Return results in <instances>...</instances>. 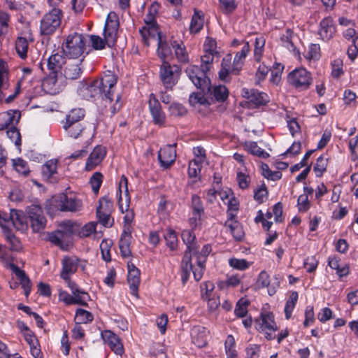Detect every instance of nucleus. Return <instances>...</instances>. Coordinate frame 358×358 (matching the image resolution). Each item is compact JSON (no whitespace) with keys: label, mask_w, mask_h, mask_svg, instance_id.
<instances>
[{"label":"nucleus","mask_w":358,"mask_h":358,"mask_svg":"<svg viewBox=\"0 0 358 358\" xmlns=\"http://www.w3.org/2000/svg\"><path fill=\"white\" fill-rule=\"evenodd\" d=\"M117 80L118 77L115 72L110 70L106 71L99 78L83 85L80 89V94L88 101L92 99H101L106 103H112L115 100L111 106L110 116L112 117L120 111L123 106L121 102L122 96L119 94L115 96Z\"/></svg>","instance_id":"obj_1"},{"label":"nucleus","mask_w":358,"mask_h":358,"mask_svg":"<svg viewBox=\"0 0 358 358\" xmlns=\"http://www.w3.org/2000/svg\"><path fill=\"white\" fill-rule=\"evenodd\" d=\"M87 40L83 34H69L62 43V52L69 58L78 59L85 52Z\"/></svg>","instance_id":"obj_2"},{"label":"nucleus","mask_w":358,"mask_h":358,"mask_svg":"<svg viewBox=\"0 0 358 358\" xmlns=\"http://www.w3.org/2000/svg\"><path fill=\"white\" fill-rule=\"evenodd\" d=\"M63 13L61 9L53 8L41 20L40 32L43 36L52 35L60 27Z\"/></svg>","instance_id":"obj_3"},{"label":"nucleus","mask_w":358,"mask_h":358,"mask_svg":"<svg viewBox=\"0 0 358 358\" xmlns=\"http://www.w3.org/2000/svg\"><path fill=\"white\" fill-rule=\"evenodd\" d=\"M180 72L178 65H171L169 62H162L159 67V78L166 90H172L177 84Z\"/></svg>","instance_id":"obj_4"},{"label":"nucleus","mask_w":358,"mask_h":358,"mask_svg":"<svg viewBox=\"0 0 358 358\" xmlns=\"http://www.w3.org/2000/svg\"><path fill=\"white\" fill-rule=\"evenodd\" d=\"M185 73L196 88L203 92L210 90V80L207 71L197 65H189L185 69Z\"/></svg>","instance_id":"obj_5"},{"label":"nucleus","mask_w":358,"mask_h":358,"mask_svg":"<svg viewBox=\"0 0 358 358\" xmlns=\"http://www.w3.org/2000/svg\"><path fill=\"white\" fill-rule=\"evenodd\" d=\"M255 321L259 325L258 331L264 334V338L267 341L275 339V332L278 330V327L272 312H261L259 319H256Z\"/></svg>","instance_id":"obj_6"},{"label":"nucleus","mask_w":358,"mask_h":358,"mask_svg":"<svg viewBox=\"0 0 358 358\" xmlns=\"http://www.w3.org/2000/svg\"><path fill=\"white\" fill-rule=\"evenodd\" d=\"M287 82L296 89L306 90L312 85L313 78L305 68H299L289 73Z\"/></svg>","instance_id":"obj_7"},{"label":"nucleus","mask_w":358,"mask_h":358,"mask_svg":"<svg viewBox=\"0 0 358 358\" xmlns=\"http://www.w3.org/2000/svg\"><path fill=\"white\" fill-rule=\"evenodd\" d=\"M185 245H186V250L184 252L180 266V277L183 285L187 283V279L188 278L187 270L191 269L192 258V257H196V253L199 249V245L196 240L193 241V242L185 243Z\"/></svg>","instance_id":"obj_8"},{"label":"nucleus","mask_w":358,"mask_h":358,"mask_svg":"<svg viewBox=\"0 0 358 358\" xmlns=\"http://www.w3.org/2000/svg\"><path fill=\"white\" fill-rule=\"evenodd\" d=\"M27 211L33 231L39 232L44 229L47 220L42 208L38 205L32 204L27 207Z\"/></svg>","instance_id":"obj_9"},{"label":"nucleus","mask_w":358,"mask_h":358,"mask_svg":"<svg viewBox=\"0 0 358 358\" xmlns=\"http://www.w3.org/2000/svg\"><path fill=\"white\" fill-rule=\"evenodd\" d=\"M4 219L8 221L4 226L1 225L2 229H10L11 224L17 230L24 231L28 228V217L23 211L11 209L9 215L4 214Z\"/></svg>","instance_id":"obj_10"},{"label":"nucleus","mask_w":358,"mask_h":358,"mask_svg":"<svg viewBox=\"0 0 358 358\" xmlns=\"http://www.w3.org/2000/svg\"><path fill=\"white\" fill-rule=\"evenodd\" d=\"M148 108L154 124L163 127L166 123V114L163 111L161 103L155 94L149 95Z\"/></svg>","instance_id":"obj_11"},{"label":"nucleus","mask_w":358,"mask_h":358,"mask_svg":"<svg viewBox=\"0 0 358 358\" xmlns=\"http://www.w3.org/2000/svg\"><path fill=\"white\" fill-rule=\"evenodd\" d=\"M100 335L103 343L107 345L115 354L122 356L124 353V348L122 340L119 336L113 331L104 329L101 331Z\"/></svg>","instance_id":"obj_12"},{"label":"nucleus","mask_w":358,"mask_h":358,"mask_svg":"<svg viewBox=\"0 0 358 358\" xmlns=\"http://www.w3.org/2000/svg\"><path fill=\"white\" fill-rule=\"evenodd\" d=\"M62 74L49 72V74L42 82L43 90L50 94H59L64 88Z\"/></svg>","instance_id":"obj_13"},{"label":"nucleus","mask_w":358,"mask_h":358,"mask_svg":"<svg viewBox=\"0 0 358 358\" xmlns=\"http://www.w3.org/2000/svg\"><path fill=\"white\" fill-rule=\"evenodd\" d=\"M336 33V27L331 16L325 17L320 22L317 34L321 40L328 42L334 38Z\"/></svg>","instance_id":"obj_14"},{"label":"nucleus","mask_w":358,"mask_h":358,"mask_svg":"<svg viewBox=\"0 0 358 358\" xmlns=\"http://www.w3.org/2000/svg\"><path fill=\"white\" fill-rule=\"evenodd\" d=\"M176 158V144L166 145L161 148L158 152V160L164 169H169L175 162Z\"/></svg>","instance_id":"obj_15"},{"label":"nucleus","mask_w":358,"mask_h":358,"mask_svg":"<svg viewBox=\"0 0 358 358\" xmlns=\"http://www.w3.org/2000/svg\"><path fill=\"white\" fill-rule=\"evenodd\" d=\"M57 208L61 211L76 212L82 208V201L75 197L68 196L62 194L59 200H55Z\"/></svg>","instance_id":"obj_16"},{"label":"nucleus","mask_w":358,"mask_h":358,"mask_svg":"<svg viewBox=\"0 0 358 358\" xmlns=\"http://www.w3.org/2000/svg\"><path fill=\"white\" fill-rule=\"evenodd\" d=\"M119 27L118 15L115 12H110L106 17L103 28V35H106L110 38V43H111L112 40L115 43L117 42Z\"/></svg>","instance_id":"obj_17"},{"label":"nucleus","mask_w":358,"mask_h":358,"mask_svg":"<svg viewBox=\"0 0 358 358\" xmlns=\"http://www.w3.org/2000/svg\"><path fill=\"white\" fill-rule=\"evenodd\" d=\"M107 154L106 148L102 145L94 147L85 163V170L90 171L101 163Z\"/></svg>","instance_id":"obj_18"},{"label":"nucleus","mask_w":358,"mask_h":358,"mask_svg":"<svg viewBox=\"0 0 358 358\" xmlns=\"http://www.w3.org/2000/svg\"><path fill=\"white\" fill-rule=\"evenodd\" d=\"M132 227L131 226L124 227L118 241V247L122 258L130 257L132 255L131 249Z\"/></svg>","instance_id":"obj_19"},{"label":"nucleus","mask_w":358,"mask_h":358,"mask_svg":"<svg viewBox=\"0 0 358 358\" xmlns=\"http://www.w3.org/2000/svg\"><path fill=\"white\" fill-rule=\"evenodd\" d=\"M243 96L246 98L250 103L253 104L255 108L265 106L270 101L266 93L255 89H243Z\"/></svg>","instance_id":"obj_20"},{"label":"nucleus","mask_w":358,"mask_h":358,"mask_svg":"<svg viewBox=\"0 0 358 358\" xmlns=\"http://www.w3.org/2000/svg\"><path fill=\"white\" fill-rule=\"evenodd\" d=\"M139 33L141 37L142 43L146 46H150V40L151 38H159V36H162V33L160 31V29L158 24H149L143 26L139 29Z\"/></svg>","instance_id":"obj_21"},{"label":"nucleus","mask_w":358,"mask_h":358,"mask_svg":"<svg viewBox=\"0 0 358 358\" xmlns=\"http://www.w3.org/2000/svg\"><path fill=\"white\" fill-rule=\"evenodd\" d=\"M208 96L211 104L215 102L224 103L229 97V90L224 85H219L212 87L210 85L209 90L205 92Z\"/></svg>","instance_id":"obj_22"},{"label":"nucleus","mask_w":358,"mask_h":358,"mask_svg":"<svg viewBox=\"0 0 358 358\" xmlns=\"http://www.w3.org/2000/svg\"><path fill=\"white\" fill-rule=\"evenodd\" d=\"M79 260L74 257H65L62 262V271L60 277L63 280H69V278L76 273L78 268Z\"/></svg>","instance_id":"obj_23"},{"label":"nucleus","mask_w":358,"mask_h":358,"mask_svg":"<svg viewBox=\"0 0 358 358\" xmlns=\"http://www.w3.org/2000/svg\"><path fill=\"white\" fill-rule=\"evenodd\" d=\"M192 342L197 348H202L207 345V331L206 327L200 325L194 326L190 331Z\"/></svg>","instance_id":"obj_24"},{"label":"nucleus","mask_w":358,"mask_h":358,"mask_svg":"<svg viewBox=\"0 0 358 358\" xmlns=\"http://www.w3.org/2000/svg\"><path fill=\"white\" fill-rule=\"evenodd\" d=\"M62 52H57L52 53L48 59L47 66L50 72L54 73L62 74V69L64 64H66V58Z\"/></svg>","instance_id":"obj_25"},{"label":"nucleus","mask_w":358,"mask_h":358,"mask_svg":"<svg viewBox=\"0 0 358 358\" xmlns=\"http://www.w3.org/2000/svg\"><path fill=\"white\" fill-rule=\"evenodd\" d=\"M172 49L171 41L169 42L163 34L159 36L156 53L162 62H168L167 59L172 55Z\"/></svg>","instance_id":"obj_26"},{"label":"nucleus","mask_w":358,"mask_h":358,"mask_svg":"<svg viewBox=\"0 0 358 358\" xmlns=\"http://www.w3.org/2000/svg\"><path fill=\"white\" fill-rule=\"evenodd\" d=\"M250 52V45L248 41H245L241 51L236 53L233 60V71L236 76L240 74L245 64V58Z\"/></svg>","instance_id":"obj_27"},{"label":"nucleus","mask_w":358,"mask_h":358,"mask_svg":"<svg viewBox=\"0 0 358 358\" xmlns=\"http://www.w3.org/2000/svg\"><path fill=\"white\" fill-rule=\"evenodd\" d=\"M83 60V59L77 62H70L66 64L63 73L65 78L69 80H76L81 76L83 73L81 62Z\"/></svg>","instance_id":"obj_28"},{"label":"nucleus","mask_w":358,"mask_h":358,"mask_svg":"<svg viewBox=\"0 0 358 358\" xmlns=\"http://www.w3.org/2000/svg\"><path fill=\"white\" fill-rule=\"evenodd\" d=\"M12 270L20 280L22 288L24 289V295L28 297L31 291V282L24 270H22L16 265H12Z\"/></svg>","instance_id":"obj_29"},{"label":"nucleus","mask_w":358,"mask_h":358,"mask_svg":"<svg viewBox=\"0 0 358 358\" xmlns=\"http://www.w3.org/2000/svg\"><path fill=\"white\" fill-rule=\"evenodd\" d=\"M66 134L74 139L82 137L85 131V126L83 123H62Z\"/></svg>","instance_id":"obj_30"},{"label":"nucleus","mask_w":358,"mask_h":358,"mask_svg":"<svg viewBox=\"0 0 358 358\" xmlns=\"http://www.w3.org/2000/svg\"><path fill=\"white\" fill-rule=\"evenodd\" d=\"M232 55L227 54L221 62V68L218 72V76L222 81H227L230 74L235 75L233 71V63H231Z\"/></svg>","instance_id":"obj_31"},{"label":"nucleus","mask_w":358,"mask_h":358,"mask_svg":"<svg viewBox=\"0 0 358 358\" xmlns=\"http://www.w3.org/2000/svg\"><path fill=\"white\" fill-rule=\"evenodd\" d=\"M172 48L174 50L176 57L178 62L187 64L189 62V55L182 41L176 40L171 41Z\"/></svg>","instance_id":"obj_32"},{"label":"nucleus","mask_w":358,"mask_h":358,"mask_svg":"<svg viewBox=\"0 0 358 358\" xmlns=\"http://www.w3.org/2000/svg\"><path fill=\"white\" fill-rule=\"evenodd\" d=\"M204 24V13L202 10L194 8L189 24V32L197 34L203 29Z\"/></svg>","instance_id":"obj_33"},{"label":"nucleus","mask_w":358,"mask_h":358,"mask_svg":"<svg viewBox=\"0 0 358 358\" xmlns=\"http://www.w3.org/2000/svg\"><path fill=\"white\" fill-rule=\"evenodd\" d=\"M90 37L92 47L96 50H103L106 48V45L109 48H113L116 44L113 40H112L111 43H110V38L106 35H103V38L98 35H90Z\"/></svg>","instance_id":"obj_34"},{"label":"nucleus","mask_w":358,"mask_h":358,"mask_svg":"<svg viewBox=\"0 0 358 358\" xmlns=\"http://www.w3.org/2000/svg\"><path fill=\"white\" fill-rule=\"evenodd\" d=\"M141 271L135 270L129 272L127 275V282L130 289V294L133 296H138V287L141 282Z\"/></svg>","instance_id":"obj_35"},{"label":"nucleus","mask_w":358,"mask_h":358,"mask_svg":"<svg viewBox=\"0 0 358 358\" xmlns=\"http://www.w3.org/2000/svg\"><path fill=\"white\" fill-rule=\"evenodd\" d=\"M20 115L16 119V113L15 111H7L0 113V131L8 129L9 126H13L14 123L18 122Z\"/></svg>","instance_id":"obj_36"},{"label":"nucleus","mask_w":358,"mask_h":358,"mask_svg":"<svg viewBox=\"0 0 358 358\" xmlns=\"http://www.w3.org/2000/svg\"><path fill=\"white\" fill-rule=\"evenodd\" d=\"M166 246L171 251H176L178 246V238L176 231L172 228H167L164 234Z\"/></svg>","instance_id":"obj_37"},{"label":"nucleus","mask_w":358,"mask_h":358,"mask_svg":"<svg viewBox=\"0 0 358 358\" xmlns=\"http://www.w3.org/2000/svg\"><path fill=\"white\" fill-rule=\"evenodd\" d=\"M57 159H50L47 161L41 168L42 176L44 178L50 179L57 173Z\"/></svg>","instance_id":"obj_38"},{"label":"nucleus","mask_w":358,"mask_h":358,"mask_svg":"<svg viewBox=\"0 0 358 358\" xmlns=\"http://www.w3.org/2000/svg\"><path fill=\"white\" fill-rule=\"evenodd\" d=\"M85 112L82 108H74L69 112L66 115L65 120L62 123H81V120L84 118Z\"/></svg>","instance_id":"obj_39"},{"label":"nucleus","mask_w":358,"mask_h":358,"mask_svg":"<svg viewBox=\"0 0 358 358\" xmlns=\"http://www.w3.org/2000/svg\"><path fill=\"white\" fill-rule=\"evenodd\" d=\"M328 163L329 159L325 157V155H321L317 157L315 164L313 166V171L317 178H321L327 171Z\"/></svg>","instance_id":"obj_40"},{"label":"nucleus","mask_w":358,"mask_h":358,"mask_svg":"<svg viewBox=\"0 0 358 358\" xmlns=\"http://www.w3.org/2000/svg\"><path fill=\"white\" fill-rule=\"evenodd\" d=\"M299 299L298 292L296 291L292 292L289 299L287 300L284 308L285 316L287 320H289L292 317V312L296 306Z\"/></svg>","instance_id":"obj_41"},{"label":"nucleus","mask_w":358,"mask_h":358,"mask_svg":"<svg viewBox=\"0 0 358 358\" xmlns=\"http://www.w3.org/2000/svg\"><path fill=\"white\" fill-rule=\"evenodd\" d=\"M94 315L93 314L85 309L78 308L76 310L74 321L75 323L78 324H88L93 321Z\"/></svg>","instance_id":"obj_42"},{"label":"nucleus","mask_w":358,"mask_h":358,"mask_svg":"<svg viewBox=\"0 0 358 358\" xmlns=\"http://www.w3.org/2000/svg\"><path fill=\"white\" fill-rule=\"evenodd\" d=\"M241 278L238 274L227 275V279L220 281L217 284L220 289H227L228 288L236 287L241 284Z\"/></svg>","instance_id":"obj_43"},{"label":"nucleus","mask_w":358,"mask_h":358,"mask_svg":"<svg viewBox=\"0 0 358 358\" xmlns=\"http://www.w3.org/2000/svg\"><path fill=\"white\" fill-rule=\"evenodd\" d=\"M159 8L160 5L157 2H153L152 3H151V5L149 6L148 9V13L144 18L145 24H158L157 22L156 17L159 13Z\"/></svg>","instance_id":"obj_44"},{"label":"nucleus","mask_w":358,"mask_h":358,"mask_svg":"<svg viewBox=\"0 0 358 358\" xmlns=\"http://www.w3.org/2000/svg\"><path fill=\"white\" fill-rule=\"evenodd\" d=\"M229 229L230 234L236 241H241L245 233L242 224L238 221L231 222V224L225 226Z\"/></svg>","instance_id":"obj_45"},{"label":"nucleus","mask_w":358,"mask_h":358,"mask_svg":"<svg viewBox=\"0 0 358 358\" xmlns=\"http://www.w3.org/2000/svg\"><path fill=\"white\" fill-rule=\"evenodd\" d=\"M227 358H236L238 355L236 350V341L233 335H228L224 342Z\"/></svg>","instance_id":"obj_46"},{"label":"nucleus","mask_w":358,"mask_h":358,"mask_svg":"<svg viewBox=\"0 0 358 358\" xmlns=\"http://www.w3.org/2000/svg\"><path fill=\"white\" fill-rule=\"evenodd\" d=\"M265 38L263 36L257 37L255 38V48H254V59L257 62H260L265 45Z\"/></svg>","instance_id":"obj_47"},{"label":"nucleus","mask_w":358,"mask_h":358,"mask_svg":"<svg viewBox=\"0 0 358 358\" xmlns=\"http://www.w3.org/2000/svg\"><path fill=\"white\" fill-rule=\"evenodd\" d=\"M215 285L212 281H206L200 285L201 296L203 300L211 297L217 293L215 292Z\"/></svg>","instance_id":"obj_48"},{"label":"nucleus","mask_w":358,"mask_h":358,"mask_svg":"<svg viewBox=\"0 0 358 358\" xmlns=\"http://www.w3.org/2000/svg\"><path fill=\"white\" fill-rule=\"evenodd\" d=\"M29 43L26 38L18 37L15 41V50L21 59H25L27 57Z\"/></svg>","instance_id":"obj_49"},{"label":"nucleus","mask_w":358,"mask_h":358,"mask_svg":"<svg viewBox=\"0 0 358 358\" xmlns=\"http://www.w3.org/2000/svg\"><path fill=\"white\" fill-rule=\"evenodd\" d=\"M103 175L99 171L94 172L90 178L89 183L95 194H98L103 183Z\"/></svg>","instance_id":"obj_50"},{"label":"nucleus","mask_w":358,"mask_h":358,"mask_svg":"<svg viewBox=\"0 0 358 358\" xmlns=\"http://www.w3.org/2000/svg\"><path fill=\"white\" fill-rule=\"evenodd\" d=\"M261 169H262V175L265 178H266L269 180L276 181V180L281 179V178L282 176V174L280 171H271L267 164L262 163Z\"/></svg>","instance_id":"obj_51"},{"label":"nucleus","mask_w":358,"mask_h":358,"mask_svg":"<svg viewBox=\"0 0 358 358\" xmlns=\"http://www.w3.org/2000/svg\"><path fill=\"white\" fill-rule=\"evenodd\" d=\"M206 270V264H199V261L196 260V266H194L192 263L191 269H188V278L187 279V282L188 281L189 277H190V273L192 272L194 278L196 281H199L204 273V271Z\"/></svg>","instance_id":"obj_52"},{"label":"nucleus","mask_w":358,"mask_h":358,"mask_svg":"<svg viewBox=\"0 0 358 358\" xmlns=\"http://www.w3.org/2000/svg\"><path fill=\"white\" fill-rule=\"evenodd\" d=\"M169 112L172 117H182L187 114V110L182 104L178 102H173L169 107Z\"/></svg>","instance_id":"obj_53"},{"label":"nucleus","mask_w":358,"mask_h":358,"mask_svg":"<svg viewBox=\"0 0 358 358\" xmlns=\"http://www.w3.org/2000/svg\"><path fill=\"white\" fill-rule=\"evenodd\" d=\"M229 265L234 269L238 271H245L250 268L251 263L245 259L232 257L229 259Z\"/></svg>","instance_id":"obj_54"},{"label":"nucleus","mask_w":358,"mask_h":358,"mask_svg":"<svg viewBox=\"0 0 358 358\" xmlns=\"http://www.w3.org/2000/svg\"><path fill=\"white\" fill-rule=\"evenodd\" d=\"M189 103L190 105L194 106H196V104H200L203 106L211 104L208 96L206 97L204 94L199 92L192 93V94H190L189 98Z\"/></svg>","instance_id":"obj_55"},{"label":"nucleus","mask_w":358,"mask_h":358,"mask_svg":"<svg viewBox=\"0 0 358 358\" xmlns=\"http://www.w3.org/2000/svg\"><path fill=\"white\" fill-rule=\"evenodd\" d=\"M219 3L222 12L225 15L233 13L238 7L236 0H219Z\"/></svg>","instance_id":"obj_56"},{"label":"nucleus","mask_w":358,"mask_h":358,"mask_svg":"<svg viewBox=\"0 0 358 358\" xmlns=\"http://www.w3.org/2000/svg\"><path fill=\"white\" fill-rule=\"evenodd\" d=\"M112 244V241L108 239H103L100 244L101 257L106 262L111 261L110 248Z\"/></svg>","instance_id":"obj_57"},{"label":"nucleus","mask_w":358,"mask_h":358,"mask_svg":"<svg viewBox=\"0 0 358 358\" xmlns=\"http://www.w3.org/2000/svg\"><path fill=\"white\" fill-rule=\"evenodd\" d=\"M205 217V213L192 210V216L188 219L190 227L193 229L201 227V222Z\"/></svg>","instance_id":"obj_58"},{"label":"nucleus","mask_w":358,"mask_h":358,"mask_svg":"<svg viewBox=\"0 0 358 358\" xmlns=\"http://www.w3.org/2000/svg\"><path fill=\"white\" fill-rule=\"evenodd\" d=\"M215 56H217V55H214L211 52H204V54L201 57V66L202 69L210 71L213 69V64Z\"/></svg>","instance_id":"obj_59"},{"label":"nucleus","mask_w":358,"mask_h":358,"mask_svg":"<svg viewBox=\"0 0 358 358\" xmlns=\"http://www.w3.org/2000/svg\"><path fill=\"white\" fill-rule=\"evenodd\" d=\"M72 294L73 299L76 301L74 302V304L88 306L87 301L90 300V296L84 289L78 291L77 293L73 292Z\"/></svg>","instance_id":"obj_60"},{"label":"nucleus","mask_w":358,"mask_h":358,"mask_svg":"<svg viewBox=\"0 0 358 358\" xmlns=\"http://www.w3.org/2000/svg\"><path fill=\"white\" fill-rule=\"evenodd\" d=\"M202 160L194 159L189 163L188 176L189 178H196L201 171Z\"/></svg>","instance_id":"obj_61"},{"label":"nucleus","mask_w":358,"mask_h":358,"mask_svg":"<svg viewBox=\"0 0 358 358\" xmlns=\"http://www.w3.org/2000/svg\"><path fill=\"white\" fill-rule=\"evenodd\" d=\"M249 303L248 301H243V299H240L236 303L235 309H234V315L238 318H243L246 317L248 314V306Z\"/></svg>","instance_id":"obj_62"},{"label":"nucleus","mask_w":358,"mask_h":358,"mask_svg":"<svg viewBox=\"0 0 358 358\" xmlns=\"http://www.w3.org/2000/svg\"><path fill=\"white\" fill-rule=\"evenodd\" d=\"M268 192L264 183L254 191V199L259 204L264 203L268 197Z\"/></svg>","instance_id":"obj_63"},{"label":"nucleus","mask_w":358,"mask_h":358,"mask_svg":"<svg viewBox=\"0 0 358 358\" xmlns=\"http://www.w3.org/2000/svg\"><path fill=\"white\" fill-rule=\"evenodd\" d=\"M343 63L341 59H336L331 62V76L335 78H339L344 74L343 69Z\"/></svg>","instance_id":"obj_64"}]
</instances>
